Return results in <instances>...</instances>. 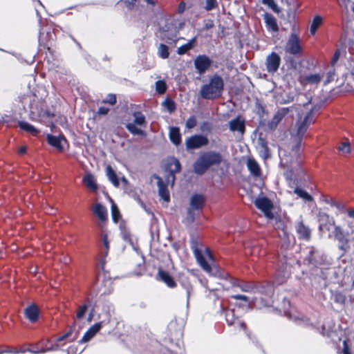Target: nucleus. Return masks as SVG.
<instances>
[{"label": "nucleus", "instance_id": "4d7b16f0", "mask_svg": "<svg viewBox=\"0 0 354 354\" xmlns=\"http://www.w3.org/2000/svg\"><path fill=\"white\" fill-rule=\"evenodd\" d=\"M342 353L343 354H351L349 348L348 346V344L346 341L343 342V349H342Z\"/></svg>", "mask_w": 354, "mask_h": 354}, {"label": "nucleus", "instance_id": "cd10ccee", "mask_svg": "<svg viewBox=\"0 0 354 354\" xmlns=\"http://www.w3.org/2000/svg\"><path fill=\"white\" fill-rule=\"evenodd\" d=\"M232 298L236 300H241L245 302L249 307H252L255 305L257 301V297H249L245 295H234L232 296Z\"/></svg>", "mask_w": 354, "mask_h": 354}, {"label": "nucleus", "instance_id": "774afa93", "mask_svg": "<svg viewBox=\"0 0 354 354\" xmlns=\"http://www.w3.org/2000/svg\"><path fill=\"white\" fill-rule=\"evenodd\" d=\"M26 151V147L23 146L19 149V153L21 154L25 153Z\"/></svg>", "mask_w": 354, "mask_h": 354}, {"label": "nucleus", "instance_id": "9b49d317", "mask_svg": "<svg viewBox=\"0 0 354 354\" xmlns=\"http://www.w3.org/2000/svg\"><path fill=\"white\" fill-rule=\"evenodd\" d=\"M211 64L210 59L205 55L198 56L194 60L195 68L200 74L204 73L211 66Z\"/></svg>", "mask_w": 354, "mask_h": 354}, {"label": "nucleus", "instance_id": "f3484780", "mask_svg": "<svg viewBox=\"0 0 354 354\" xmlns=\"http://www.w3.org/2000/svg\"><path fill=\"white\" fill-rule=\"evenodd\" d=\"M155 178L157 179L159 196L165 202L168 203L170 200V196L167 186L160 177L156 176Z\"/></svg>", "mask_w": 354, "mask_h": 354}, {"label": "nucleus", "instance_id": "a211bd4d", "mask_svg": "<svg viewBox=\"0 0 354 354\" xmlns=\"http://www.w3.org/2000/svg\"><path fill=\"white\" fill-rule=\"evenodd\" d=\"M323 78V75L319 73L309 74L307 75L301 76L299 79L301 84L303 85L306 84H317Z\"/></svg>", "mask_w": 354, "mask_h": 354}, {"label": "nucleus", "instance_id": "052dcab7", "mask_svg": "<svg viewBox=\"0 0 354 354\" xmlns=\"http://www.w3.org/2000/svg\"><path fill=\"white\" fill-rule=\"evenodd\" d=\"M185 10V3L181 2L178 6V12L183 13Z\"/></svg>", "mask_w": 354, "mask_h": 354}, {"label": "nucleus", "instance_id": "393cba45", "mask_svg": "<svg viewBox=\"0 0 354 354\" xmlns=\"http://www.w3.org/2000/svg\"><path fill=\"white\" fill-rule=\"evenodd\" d=\"M180 285L186 291V295H187L186 306H187V308H188L189 305L190 298H191L192 295H193L194 292V287L189 280H183L180 282Z\"/></svg>", "mask_w": 354, "mask_h": 354}, {"label": "nucleus", "instance_id": "6e6d98bb", "mask_svg": "<svg viewBox=\"0 0 354 354\" xmlns=\"http://www.w3.org/2000/svg\"><path fill=\"white\" fill-rule=\"evenodd\" d=\"M164 39H165L168 43H171V41H174V43H176V41L178 39H180V38L176 39H174V37H173V36L170 37V36L167 35V34L165 33L164 35Z\"/></svg>", "mask_w": 354, "mask_h": 354}, {"label": "nucleus", "instance_id": "4c0bfd02", "mask_svg": "<svg viewBox=\"0 0 354 354\" xmlns=\"http://www.w3.org/2000/svg\"><path fill=\"white\" fill-rule=\"evenodd\" d=\"M337 149L344 154H348L351 152V144L348 142H342Z\"/></svg>", "mask_w": 354, "mask_h": 354}, {"label": "nucleus", "instance_id": "79ce46f5", "mask_svg": "<svg viewBox=\"0 0 354 354\" xmlns=\"http://www.w3.org/2000/svg\"><path fill=\"white\" fill-rule=\"evenodd\" d=\"M205 10L207 11L212 10L218 7L217 0H205Z\"/></svg>", "mask_w": 354, "mask_h": 354}, {"label": "nucleus", "instance_id": "2f4dec72", "mask_svg": "<svg viewBox=\"0 0 354 354\" xmlns=\"http://www.w3.org/2000/svg\"><path fill=\"white\" fill-rule=\"evenodd\" d=\"M293 192L297 194L299 198L303 199L304 201H313V198L311 195L299 187H295Z\"/></svg>", "mask_w": 354, "mask_h": 354}, {"label": "nucleus", "instance_id": "473e14b6", "mask_svg": "<svg viewBox=\"0 0 354 354\" xmlns=\"http://www.w3.org/2000/svg\"><path fill=\"white\" fill-rule=\"evenodd\" d=\"M319 221L320 223L319 229L322 230L325 223H328L331 225H335V220L333 218L330 217L328 214L326 213H320L319 215Z\"/></svg>", "mask_w": 354, "mask_h": 354}, {"label": "nucleus", "instance_id": "f8f14e48", "mask_svg": "<svg viewBox=\"0 0 354 354\" xmlns=\"http://www.w3.org/2000/svg\"><path fill=\"white\" fill-rule=\"evenodd\" d=\"M281 63V58L275 53H272L266 58V65L268 72L275 73L279 66Z\"/></svg>", "mask_w": 354, "mask_h": 354}, {"label": "nucleus", "instance_id": "c9c22d12", "mask_svg": "<svg viewBox=\"0 0 354 354\" xmlns=\"http://www.w3.org/2000/svg\"><path fill=\"white\" fill-rule=\"evenodd\" d=\"M111 216L113 222L117 223L120 218V214L117 205L111 199Z\"/></svg>", "mask_w": 354, "mask_h": 354}, {"label": "nucleus", "instance_id": "338daca9", "mask_svg": "<svg viewBox=\"0 0 354 354\" xmlns=\"http://www.w3.org/2000/svg\"><path fill=\"white\" fill-rule=\"evenodd\" d=\"M76 349V348L73 346H70L67 350H66V353L67 354H71L72 353H73L75 351V350Z\"/></svg>", "mask_w": 354, "mask_h": 354}, {"label": "nucleus", "instance_id": "412c9836", "mask_svg": "<svg viewBox=\"0 0 354 354\" xmlns=\"http://www.w3.org/2000/svg\"><path fill=\"white\" fill-rule=\"evenodd\" d=\"M226 321L229 325H234L241 328L245 327V324L238 317H235L234 311L233 310H229L226 313Z\"/></svg>", "mask_w": 354, "mask_h": 354}, {"label": "nucleus", "instance_id": "58836bf2", "mask_svg": "<svg viewBox=\"0 0 354 354\" xmlns=\"http://www.w3.org/2000/svg\"><path fill=\"white\" fill-rule=\"evenodd\" d=\"M262 3L265 5H267L276 13H279L281 11L274 0H262Z\"/></svg>", "mask_w": 354, "mask_h": 354}, {"label": "nucleus", "instance_id": "e433bc0d", "mask_svg": "<svg viewBox=\"0 0 354 354\" xmlns=\"http://www.w3.org/2000/svg\"><path fill=\"white\" fill-rule=\"evenodd\" d=\"M158 55L162 59H167L169 55L168 47L165 44H160L158 48Z\"/></svg>", "mask_w": 354, "mask_h": 354}, {"label": "nucleus", "instance_id": "0e129e2a", "mask_svg": "<svg viewBox=\"0 0 354 354\" xmlns=\"http://www.w3.org/2000/svg\"><path fill=\"white\" fill-rule=\"evenodd\" d=\"M348 216L354 219V209H350L347 211Z\"/></svg>", "mask_w": 354, "mask_h": 354}, {"label": "nucleus", "instance_id": "f704fd0d", "mask_svg": "<svg viewBox=\"0 0 354 354\" xmlns=\"http://www.w3.org/2000/svg\"><path fill=\"white\" fill-rule=\"evenodd\" d=\"M322 18L320 16H315L310 26L311 34L314 35L316 32L318 28L322 25Z\"/></svg>", "mask_w": 354, "mask_h": 354}, {"label": "nucleus", "instance_id": "3c124183", "mask_svg": "<svg viewBox=\"0 0 354 354\" xmlns=\"http://www.w3.org/2000/svg\"><path fill=\"white\" fill-rule=\"evenodd\" d=\"M334 301L339 304H344L345 302V297L341 293H337L334 296Z\"/></svg>", "mask_w": 354, "mask_h": 354}, {"label": "nucleus", "instance_id": "13d9d810", "mask_svg": "<svg viewBox=\"0 0 354 354\" xmlns=\"http://www.w3.org/2000/svg\"><path fill=\"white\" fill-rule=\"evenodd\" d=\"M109 111V109L108 108L102 106L99 108L97 113L100 115H106L108 113Z\"/></svg>", "mask_w": 354, "mask_h": 354}, {"label": "nucleus", "instance_id": "4be33fe9", "mask_svg": "<svg viewBox=\"0 0 354 354\" xmlns=\"http://www.w3.org/2000/svg\"><path fill=\"white\" fill-rule=\"evenodd\" d=\"M94 214L102 222L107 220V210L104 206L100 203H97L93 208Z\"/></svg>", "mask_w": 354, "mask_h": 354}, {"label": "nucleus", "instance_id": "39448f33", "mask_svg": "<svg viewBox=\"0 0 354 354\" xmlns=\"http://www.w3.org/2000/svg\"><path fill=\"white\" fill-rule=\"evenodd\" d=\"M133 122L126 124L127 130L133 135H144V131L136 126L145 127L147 121L145 116L140 111H135L133 113Z\"/></svg>", "mask_w": 354, "mask_h": 354}, {"label": "nucleus", "instance_id": "9d476101", "mask_svg": "<svg viewBox=\"0 0 354 354\" xmlns=\"http://www.w3.org/2000/svg\"><path fill=\"white\" fill-rule=\"evenodd\" d=\"M168 167L169 174L167 176V183H171L172 186L174 185L176 179L175 174L178 173L180 171V163L177 159L171 158L169 160Z\"/></svg>", "mask_w": 354, "mask_h": 354}, {"label": "nucleus", "instance_id": "a18cd8bd", "mask_svg": "<svg viewBox=\"0 0 354 354\" xmlns=\"http://www.w3.org/2000/svg\"><path fill=\"white\" fill-rule=\"evenodd\" d=\"M162 105L170 112H173L175 109H176V106H175V104L174 102L169 100V99H167L166 100H165L163 102H162Z\"/></svg>", "mask_w": 354, "mask_h": 354}, {"label": "nucleus", "instance_id": "bb28decb", "mask_svg": "<svg viewBox=\"0 0 354 354\" xmlns=\"http://www.w3.org/2000/svg\"><path fill=\"white\" fill-rule=\"evenodd\" d=\"M106 174L109 180L113 185V186L118 187L120 185L119 180L115 172L110 165H108L106 167Z\"/></svg>", "mask_w": 354, "mask_h": 354}, {"label": "nucleus", "instance_id": "a19ab883", "mask_svg": "<svg viewBox=\"0 0 354 354\" xmlns=\"http://www.w3.org/2000/svg\"><path fill=\"white\" fill-rule=\"evenodd\" d=\"M88 306L86 304H82L79 306L78 310L76 314V319L78 320L82 319L85 316V314L87 311Z\"/></svg>", "mask_w": 354, "mask_h": 354}, {"label": "nucleus", "instance_id": "1a4fd4ad", "mask_svg": "<svg viewBox=\"0 0 354 354\" xmlns=\"http://www.w3.org/2000/svg\"><path fill=\"white\" fill-rule=\"evenodd\" d=\"M295 108H281L277 111L270 121L268 122V126L270 129H275L282 119L290 112L295 110Z\"/></svg>", "mask_w": 354, "mask_h": 354}, {"label": "nucleus", "instance_id": "20e7f679", "mask_svg": "<svg viewBox=\"0 0 354 354\" xmlns=\"http://www.w3.org/2000/svg\"><path fill=\"white\" fill-rule=\"evenodd\" d=\"M205 197L201 194H194L189 200L190 207L187 210V220L189 223L194 222L195 219L194 211L201 209L205 204Z\"/></svg>", "mask_w": 354, "mask_h": 354}, {"label": "nucleus", "instance_id": "0eeeda50", "mask_svg": "<svg viewBox=\"0 0 354 354\" xmlns=\"http://www.w3.org/2000/svg\"><path fill=\"white\" fill-rule=\"evenodd\" d=\"M209 140L207 137L202 135H194L186 140L185 145L187 149H195L207 146Z\"/></svg>", "mask_w": 354, "mask_h": 354}, {"label": "nucleus", "instance_id": "423d86ee", "mask_svg": "<svg viewBox=\"0 0 354 354\" xmlns=\"http://www.w3.org/2000/svg\"><path fill=\"white\" fill-rule=\"evenodd\" d=\"M286 52L291 55H298L301 53L302 48L299 36L296 32L290 35L285 48Z\"/></svg>", "mask_w": 354, "mask_h": 354}, {"label": "nucleus", "instance_id": "49530a36", "mask_svg": "<svg viewBox=\"0 0 354 354\" xmlns=\"http://www.w3.org/2000/svg\"><path fill=\"white\" fill-rule=\"evenodd\" d=\"M122 238L125 241H129L131 243V245H132L133 249L135 251H138V248L133 243V241H132V240L131 239V234H130L129 232H128L127 230H122Z\"/></svg>", "mask_w": 354, "mask_h": 354}, {"label": "nucleus", "instance_id": "680f3d73", "mask_svg": "<svg viewBox=\"0 0 354 354\" xmlns=\"http://www.w3.org/2000/svg\"><path fill=\"white\" fill-rule=\"evenodd\" d=\"M205 254L209 259H212V256L211 252L209 248H205Z\"/></svg>", "mask_w": 354, "mask_h": 354}, {"label": "nucleus", "instance_id": "ea45409f", "mask_svg": "<svg viewBox=\"0 0 354 354\" xmlns=\"http://www.w3.org/2000/svg\"><path fill=\"white\" fill-rule=\"evenodd\" d=\"M335 226V230H334V235L335 239L338 241H344V235L342 228L339 225H334Z\"/></svg>", "mask_w": 354, "mask_h": 354}, {"label": "nucleus", "instance_id": "7c9ffc66", "mask_svg": "<svg viewBox=\"0 0 354 354\" xmlns=\"http://www.w3.org/2000/svg\"><path fill=\"white\" fill-rule=\"evenodd\" d=\"M196 42V37L192 38L191 40L189 41L188 43L180 46L177 49V53L178 55H184L187 51L191 50L195 45Z\"/></svg>", "mask_w": 354, "mask_h": 354}, {"label": "nucleus", "instance_id": "6ab92c4d", "mask_svg": "<svg viewBox=\"0 0 354 354\" xmlns=\"http://www.w3.org/2000/svg\"><path fill=\"white\" fill-rule=\"evenodd\" d=\"M263 19L268 31L278 32L279 26L275 17L271 14L266 13L263 15Z\"/></svg>", "mask_w": 354, "mask_h": 354}, {"label": "nucleus", "instance_id": "de8ad7c7", "mask_svg": "<svg viewBox=\"0 0 354 354\" xmlns=\"http://www.w3.org/2000/svg\"><path fill=\"white\" fill-rule=\"evenodd\" d=\"M103 102L114 105L116 103V97L113 94H109L107 95L106 99L103 100Z\"/></svg>", "mask_w": 354, "mask_h": 354}, {"label": "nucleus", "instance_id": "8fccbe9b", "mask_svg": "<svg viewBox=\"0 0 354 354\" xmlns=\"http://www.w3.org/2000/svg\"><path fill=\"white\" fill-rule=\"evenodd\" d=\"M339 248L342 250L343 252H346L348 250V240L346 239H344V241H339Z\"/></svg>", "mask_w": 354, "mask_h": 354}, {"label": "nucleus", "instance_id": "c85d7f7f", "mask_svg": "<svg viewBox=\"0 0 354 354\" xmlns=\"http://www.w3.org/2000/svg\"><path fill=\"white\" fill-rule=\"evenodd\" d=\"M297 232L301 239H308L310 238V231L302 222L298 223L297 226Z\"/></svg>", "mask_w": 354, "mask_h": 354}, {"label": "nucleus", "instance_id": "5fc2aeb1", "mask_svg": "<svg viewBox=\"0 0 354 354\" xmlns=\"http://www.w3.org/2000/svg\"><path fill=\"white\" fill-rule=\"evenodd\" d=\"M59 348H60L59 344L57 343V344L52 345L50 347L44 348V351H46V352L52 351H57L59 349Z\"/></svg>", "mask_w": 354, "mask_h": 354}, {"label": "nucleus", "instance_id": "72a5a7b5", "mask_svg": "<svg viewBox=\"0 0 354 354\" xmlns=\"http://www.w3.org/2000/svg\"><path fill=\"white\" fill-rule=\"evenodd\" d=\"M19 126L20 128L32 135H37L39 131L32 124L25 121H19Z\"/></svg>", "mask_w": 354, "mask_h": 354}, {"label": "nucleus", "instance_id": "bf43d9fd", "mask_svg": "<svg viewBox=\"0 0 354 354\" xmlns=\"http://www.w3.org/2000/svg\"><path fill=\"white\" fill-rule=\"evenodd\" d=\"M136 1V0H124V3L129 9H132Z\"/></svg>", "mask_w": 354, "mask_h": 354}, {"label": "nucleus", "instance_id": "a878e982", "mask_svg": "<svg viewBox=\"0 0 354 354\" xmlns=\"http://www.w3.org/2000/svg\"><path fill=\"white\" fill-rule=\"evenodd\" d=\"M83 181L90 190L93 192L97 191L98 187L96 184V180L93 175L91 174H86L84 178Z\"/></svg>", "mask_w": 354, "mask_h": 354}, {"label": "nucleus", "instance_id": "7ed1b4c3", "mask_svg": "<svg viewBox=\"0 0 354 354\" xmlns=\"http://www.w3.org/2000/svg\"><path fill=\"white\" fill-rule=\"evenodd\" d=\"M311 112H308L304 117L303 120H299L295 126L291 130V135L295 138L297 142L295 149H293L295 156H297V149L299 147V143L303 138L308 126L312 123Z\"/></svg>", "mask_w": 354, "mask_h": 354}, {"label": "nucleus", "instance_id": "ddd939ff", "mask_svg": "<svg viewBox=\"0 0 354 354\" xmlns=\"http://www.w3.org/2000/svg\"><path fill=\"white\" fill-rule=\"evenodd\" d=\"M24 313L26 317V318L30 322H35L39 319V308L38 306L35 304H32L27 306L24 309Z\"/></svg>", "mask_w": 354, "mask_h": 354}, {"label": "nucleus", "instance_id": "864d4df0", "mask_svg": "<svg viewBox=\"0 0 354 354\" xmlns=\"http://www.w3.org/2000/svg\"><path fill=\"white\" fill-rule=\"evenodd\" d=\"M261 303L262 306H269L272 304L271 299L261 298Z\"/></svg>", "mask_w": 354, "mask_h": 354}, {"label": "nucleus", "instance_id": "37998d69", "mask_svg": "<svg viewBox=\"0 0 354 354\" xmlns=\"http://www.w3.org/2000/svg\"><path fill=\"white\" fill-rule=\"evenodd\" d=\"M156 89L160 94H163L167 90V85L165 81L159 80L156 82Z\"/></svg>", "mask_w": 354, "mask_h": 354}, {"label": "nucleus", "instance_id": "b1692460", "mask_svg": "<svg viewBox=\"0 0 354 354\" xmlns=\"http://www.w3.org/2000/svg\"><path fill=\"white\" fill-rule=\"evenodd\" d=\"M247 167L251 174L259 176L261 174V169L257 162L251 158L247 160Z\"/></svg>", "mask_w": 354, "mask_h": 354}, {"label": "nucleus", "instance_id": "2eb2a0df", "mask_svg": "<svg viewBox=\"0 0 354 354\" xmlns=\"http://www.w3.org/2000/svg\"><path fill=\"white\" fill-rule=\"evenodd\" d=\"M228 125L231 131H238L241 133H243L245 131V121L240 117H236V118L230 120Z\"/></svg>", "mask_w": 354, "mask_h": 354}, {"label": "nucleus", "instance_id": "c756f323", "mask_svg": "<svg viewBox=\"0 0 354 354\" xmlns=\"http://www.w3.org/2000/svg\"><path fill=\"white\" fill-rule=\"evenodd\" d=\"M169 138L171 141L176 145H178L181 142V136L178 128L171 127L169 130Z\"/></svg>", "mask_w": 354, "mask_h": 354}, {"label": "nucleus", "instance_id": "69168bd1", "mask_svg": "<svg viewBox=\"0 0 354 354\" xmlns=\"http://www.w3.org/2000/svg\"><path fill=\"white\" fill-rule=\"evenodd\" d=\"M281 163L282 164H285L287 166H288L289 164L291 163V162H288V157L285 156L284 158H281Z\"/></svg>", "mask_w": 354, "mask_h": 354}, {"label": "nucleus", "instance_id": "e2e57ef3", "mask_svg": "<svg viewBox=\"0 0 354 354\" xmlns=\"http://www.w3.org/2000/svg\"><path fill=\"white\" fill-rule=\"evenodd\" d=\"M29 352L33 353V354H40V353H46V351H44V349H42V350H35V351H32V350H28Z\"/></svg>", "mask_w": 354, "mask_h": 354}, {"label": "nucleus", "instance_id": "f03ea898", "mask_svg": "<svg viewBox=\"0 0 354 354\" xmlns=\"http://www.w3.org/2000/svg\"><path fill=\"white\" fill-rule=\"evenodd\" d=\"M224 83L223 78L217 75L212 76L209 83L203 86L201 90L202 97L207 100L218 97L223 90Z\"/></svg>", "mask_w": 354, "mask_h": 354}, {"label": "nucleus", "instance_id": "5701e85b", "mask_svg": "<svg viewBox=\"0 0 354 354\" xmlns=\"http://www.w3.org/2000/svg\"><path fill=\"white\" fill-rule=\"evenodd\" d=\"M47 140L50 145L59 150H62L63 149L62 142L66 141L63 136H55L50 134L47 135Z\"/></svg>", "mask_w": 354, "mask_h": 354}, {"label": "nucleus", "instance_id": "f257e3e1", "mask_svg": "<svg viewBox=\"0 0 354 354\" xmlns=\"http://www.w3.org/2000/svg\"><path fill=\"white\" fill-rule=\"evenodd\" d=\"M223 157L221 154L215 151H203L199 154L198 158L193 165L195 174L202 175L213 165L221 163Z\"/></svg>", "mask_w": 354, "mask_h": 354}, {"label": "nucleus", "instance_id": "dca6fc26", "mask_svg": "<svg viewBox=\"0 0 354 354\" xmlns=\"http://www.w3.org/2000/svg\"><path fill=\"white\" fill-rule=\"evenodd\" d=\"M102 322L95 324L84 335L80 340L81 343H86L90 341L101 329Z\"/></svg>", "mask_w": 354, "mask_h": 354}, {"label": "nucleus", "instance_id": "603ef678", "mask_svg": "<svg viewBox=\"0 0 354 354\" xmlns=\"http://www.w3.org/2000/svg\"><path fill=\"white\" fill-rule=\"evenodd\" d=\"M239 288L242 291L245 292H252L254 290L248 284L241 285L239 286Z\"/></svg>", "mask_w": 354, "mask_h": 354}, {"label": "nucleus", "instance_id": "6e6552de", "mask_svg": "<svg viewBox=\"0 0 354 354\" xmlns=\"http://www.w3.org/2000/svg\"><path fill=\"white\" fill-rule=\"evenodd\" d=\"M254 204L257 208L261 210L264 215L269 219H272L274 217L273 213L272 212L273 205L272 202L267 198L262 197L257 198L254 201Z\"/></svg>", "mask_w": 354, "mask_h": 354}, {"label": "nucleus", "instance_id": "aec40b11", "mask_svg": "<svg viewBox=\"0 0 354 354\" xmlns=\"http://www.w3.org/2000/svg\"><path fill=\"white\" fill-rule=\"evenodd\" d=\"M158 277L160 280L164 282L170 288H174L177 286L174 278L166 271L159 270Z\"/></svg>", "mask_w": 354, "mask_h": 354}, {"label": "nucleus", "instance_id": "09e8293b", "mask_svg": "<svg viewBox=\"0 0 354 354\" xmlns=\"http://www.w3.org/2000/svg\"><path fill=\"white\" fill-rule=\"evenodd\" d=\"M196 125V119L194 116L189 118L186 122V127L188 129H192Z\"/></svg>", "mask_w": 354, "mask_h": 354}, {"label": "nucleus", "instance_id": "4468645a", "mask_svg": "<svg viewBox=\"0 0 354 354\" xmlns=\"http://www.w3.org/2000/svg\"><path fill=\"white\" fill-rule=\"evenodd\" d=\"M193 252L197 262L202 267V268L205 272L210 273L212 272V268L205 260V258L201 250L195 247L193 250Z\"/></svg>", "mask_w": 354, "mask_h": 354}, {"label": "nucleus", "instance_id": "c03bdc74", "mask_svg": "<svg viewBox=\"0 0 354 354\" xmlns=\"http://www.w3.org/2000/svg\"><path fill=\"white\" fill-rule=\"evenodd\" d=\"M103 246H104V248L102 249V254L104 257H106V256H107L109 250V242L108 236H107L106 234H104L103 235Z\"/></svg>", "mask_w": 354, "mask_h": 354}]
</instances>
